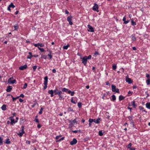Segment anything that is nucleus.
<instances>
[{
	"instance_id": "1",
	"label": "nucleus",
	"mask_w": 150,
	"mask_h": 150,
	"mask_svg": "<svg viewBox=\"0 0 150 150\" xmlns=\"http://www.w3.org/2000/svg\"><path fill=\"white\" fill-rule=\"evenodd\" d=\"M44 84L45 86L43 87V89L44 90H45L47 87V82L48 77L47 76H45L44 78Z\"/></svg>"
},
{
	"instance_id": "2",
	"label": "nucleus",
	"mask_w": 150,
	"mask_h": 150,
	"mask_svg": "<svg viewBox=\"0 0 150 150\" xmlns=\"http://www.w3.org/2000/svg\"><path fill=\"white\" fill-rule=\"evenodd\" d=\"M112 90L113 92H115L117 93H120L119 89L118 88H116V86L115 85L112 84L111 85Z\"/></svg>"
},
{
	"instance_id": "3",
	"label": "nucleus",
	"mask_w": 150,
	"mask_h": 150,
	"mask_svg": "<svg viewBox=\"0 0 150 150\" xmlns=\"http://www.w3.org/2000/svg\"><path fill=\"white\" fill-rule=\"evenodd\" d=\"M81 59H82V63L84 65L86 66L87 62L88 59L85 56L83 57H81Z\"/></svg>"
},
{
	"instance_id": "4",
	"label": "nucleus",
	"mask_w": 150,
	"mask_h": 150,
	"mask_svg": "<svg viewBox=\"0 0 150 150\" xmlns=\"http://www.w3.org/2000/svg\"><path fill=\"white\" fill-rule=\"evenodd\" d=\"M135 100H133L130 103H129L128 105L129 106H132L135 109L137 106V104L135 103Z\"/></svg>"
},
{
	"instance_id": "5",
	"label": "nucleus",
	"mask_w": 150,
	"mask_h": 150,
	"mask_svg": "<svg viewBox=\"0 0 150 150\" xmlns=\"http://www.w3.org/2000/svg\"><path fill=\"white\" fill-rule=\"evenodd\" d=\"M73 17L72 16L70 15L68 16L67 18V21L69 22V24L70 25H71L73 24V23L72 22V19Z\"/></svg>"
},
{
	"instance_id": "6",
	"label": "nucleus",
	"mask_w": 150,
	"mask_h": 150,
	"mask_svg": "<svg viewBox=\"0 0 150 150\" xmlns=\"http://www.w3.org/2000/svg\"><path fill=\"white\" fill-rule=\"evenodd\" d=\"M14 78L13 77H12L8 79V83H11V84H13L15 83L16 82V81L15 79H13Z\"/></svg>"
},
{
	"instance_id": "7",
	"label": "nucleus",
	"mask_w": 150,
	"mask_h": 150,
	"mask_svg": "<svg viewBox=\"0 0 150 150\" xmlns=\"http://www.w3.org/2000/svg\"><path fill=\"white\" fill-rule=\"evenodd\" d=\"M98 5L96 3H94V6H93V10L98 12L99 11V10H98Z\"/></svg>"
},
{
	"instance_id": "8",
	"label": "nucleus",
	"mask_w": 150,
	"mask_h": 150,
	"mask_svg": "<svg viewBox=\"0 0 150 150\" xmlns=\"http://www.w3.org/2000/svg\"><path fill=\"white\" fill-rule=\"evenodd\" d=\"M128 75H127L126 77V81L129 84H131L133 82L132 81L130 78H128Z\"/></svg>"
},
{
	"instance_id": "9",
	"label": "nucleus",
	"mask_w": 150,
	"mask_h": 150,
	"mask_svg": "<svg viewBox=\"0 0 150 150\" xmlns=\"http://www.w3.org/2000/svg\"><path fill=\"white\" fill-rule=\"evenodd\" d=\"M77 141L76 138H73V140L70 142L71 145H73L77 143Z\"/></svg>"
},
{
	"instance_id": "10",
	"label": "nucleus",
	"mask_w": 150,
	"mask_h": 150,
	"mask_svg": "<svg viewBox=\"0 0 150 150\" xmlns=\"http://www.w3.org/2000/svg\"><path fill=\"white\" fill-rule=\"evenodd\" d=\"M88 30L89 32H93L94 30L93 28L90 25L88 24Z\"/></svg>"
},
{
	"instance_id": "11",
	"label": "nucleus",
	"mask_w": 150,
	"mask_h": 150,
	"mask_svg": "<svg viewBox=\"0 0 150 150\" xmlns=\"http://www.w3.org/2000/svg\"><path fill=\"white\" fill-rule=\"evenodd\" d=\"M27 68V64H25L23 66H21L20 67L19 69L21 70H23L26 69Z\"/></svg>"
},
{
	"instance_id": "12",
	"label": "nucleus",
	"mask_w": 150,
	"mask_h": 150,
	"mask_svg": "<svg viewBox=\"0 0 150 150\" xmlns=\"http://www.w3.org/2000/svg\"><path fill=\"white\" fill-rule=\"evenodd\" d=\"M34 45L35 47H39V46H40V47H43L44 46V45L42 43H38V44H34Z\"/></svg>"
},
{
	"instance_id": "13",
	"label": "nucleus",
	"mask_w": 150,
	"mask_h": 150,
	"mask_svg": "<svg viewBox=\"0 0 150 150\" xmlns=\"http://www.w3.org/2000/svg\"><path fill=\"white\" fill-rule=\"evenodd\" d=\"M54 91L52 90H49L48 91V93L49 94H50L51 97H52L54 96V92H53Z\"/></svg>"
},
{
	"instance_id": "14",
	"label": "nucleus",
	"mask_w": 150,
	"mask_h": 150,
	"mask_svg": "<svg viewBox=\"0 0 150 150\" xmlns=\"http://www.w3.org/2000/svg\"><path fill=\"white\" fill-rule=\"evenodd\" d=\"M67 111L68 112H74V110L73 108L70 106L68 107L67 109Z\"/></svg>"
},
{
	"instance_id": "15",
	"label": "nucleus",
	"mask_w": 150,
	"mask_h": 150,
	"mask_svg": "<svg viewBox=\"0 0 150 150\" xmlns=\"http://www.w3.org/2000/svg\"><path fill=\"white\" fill-rule=\"evenodd\" d=\"M12 88V86H8L7 87L6 91L7 92H10L11 91Z\"/></svg>"
},
{
	"instance_id": "16",
	"label": "nucleus",
	"mask_w": 150,
	"mask_h": 150,
	"mask_svg": "<svg viewBox=\"0 0 150 150\" xmlns=\"http://www.w3.org/2000/svg\"><path fill=\"white\" fill-rule=\"evenodd\" d=\"M133 117V115H131L128 116V118L129 119V120L131 121V123L133 124L134 122L133 120H132Z\"/></svg>"
},
{
	"instance_id": "17",
	"label": "nucleus",
	"mask_w": 150,
	"mask_h": 150,
	"mask_svg": "<svg viewBox=\"0 0 150 150\" xmlns=\"http://www.w3.org/2000/svg\"><path fill=\"white\" fill-rule=\"evenodd\" d=\"M11 121L10 124L11 125H13L14 124L18 122V121L17 120L15 121L14 119L11 120Z\"/></svg>"
},
{
	"instance_id": "18",
	"label": "nucleus",
	"mask_w": 150,
	"mask_h": 150,
	"mask_svg": "<svg viewBox=\"0 0 150 150\" xmlns=\"http://www.w3.org/2000/svg\"><path fill=\"white\" fill-rule=\"evenodd\" d=\"M14 27V30L17 31L18 30V29L19 28L18 25L17 23L16 24V25L13 26Z\"/></svg>"
},
{
	"instance_id": "19",
	"label": "nucleus",
	"mask_w": 150,
	"mask_h": 150,
	"mask_svg": "<svg viewBox=\"0 0 150 150\" xmlns=\"http://www.w3.org/2000/svg\"><path fill=\"white\" fill-rule=\"evenodd\" d=\"M125 98V97L122 95H120L119 97V100L120 101L123 100Z\"/></svg>"
},
{
	"instance_id": "20",
	"label": "nucleus",
	"mask_w": 150,
	"mask_h": 150,
	"mask_svg": "<svg viewBox=\"0 0 150 150\" xmlns=\"http://www.w3.org/2000/svg\"><path fill=\"white\" fill-rule=\"evenodd\" d=\"M54 95H57L58 94L59 90L57 89V88H56L55 89L53 90Z\"/></svg>"
},
{
	"instance_id": "21",
	"label": "nucleus",
	"mask_w": 150,
	"mask_h": 150,
	"mask_svg": "<svg viewBox=\"0 0 150 150\" xmlns=\"http://www.w3.org/2000/svg\"><path fill=\"white\" fill-rule=\"evenodd\" d=\"M111 97L112 98L111 99V100L112 101H114L116 100V97L115 95H113Z\"/></svg>"
},
{
	"instance_id": "22",
	"label": "nucleus",
	"mask_w": 150,
	"mask_h": 150,
	"mask_svg": "<svg viewBox=\"0 0 150 150\" xmlns=\"http://www.w3.org/2000/svg\"><path fill=\"white\" fill-rule=\"evenodd\" d=\"M29 55H28L27 56V58L28 59H30L33 57V55H32V53L31 52H28Z\"/></svg>"
},
{
	"instance_id": "23",
	"label": "nucleus",
	"mask_w": 150,
	"mask_h": 150,
	"mask_svg": "<svg viewBox=\"0 0 150 150\" xmlns=\"http://www.w3.org/2000/svg\"><path fill=\"white\" fill-rule=\"evenodd\" d=\"M6 105L5 104H4L1 107V109L3 110H5L6 108Z\"/></svg>"
},
{
	"instance_id": "24",
	"label": "nucleus",
	"mask_w": 150,
	"mask_h": 150,
	"mask_svg": "<svg viewBox=\"0 0 150 150\" xmlns=\"http://www.w3.org/2000/svg\"><path fill=\"white\" fill-rule=\"evenodd\" d=\"M58 95L59 97V100H61L62 99H64L63 96L62 94H58Z\"/></svg>"
},
{
	"instance_id": "25",
	"label": "nucleus",
	"mask_w": 150,
	"mask_h": 150,
	"mask_svg": "<svg viewBox=\"0 0 150 150\" xmlns=\"http://www.w3.org/2000/svg\"><path fill=\"white\" fill-rule=\"evenodd\" d=\"M131 25L133 26H135L137 25L136 22H135L134 21L133 19H131Z\"/></svg>"
},
{
	"instance_id": "26",
	"label": "nucleus",
	"mask_w": 150,
	"mask_h": 150,
	"mask_svg": "<svg viewBox=\"0 0 150 150\" xmlns=\"http://www.w3.org/2000/svg\"><path fill=\"white\" fill-rule=\"evenodd\" d=\"M109 93V92L108 91L106 93H105L102 96V98L104 99V97L107 98V96L108 95Z\"/></svg>"
},
{
	"instance_id": "27",
	"label": "nucleus",
	"mask_w": 150,
	"mask_h": 150,
	"mask_svg": "<svg viewBox=\"0 0 150 150\" xmlns=\"http://www.w3.org/2000/svg\"><path fill=\"white\" fill-rule=\"evenodd\" d=\"M5 143L7 144H9L11 143V141H10L9 139L8 138L6 139Z\"/></svg>"
},
{
	"instance_id": "28",
	"label": "nucleus",
	"mask_w": 150,
	"mask_h": 150,
	"mask_svg": "<svg viewBox=\"0 0 150 150\" xmlns=\"http://www.w3.org/2000/svg\"><path fill=\"white\" fill-rule=\"evenodd\" d=\"M132 40L133 42L135 41L136 40V38L134 36H133V35H132Z\"/></svg>"
},
{
	"instance_id": "29",
	"label": "nucleus",
	"mask_w": 150,
	"mask_h": 150,
	"mask_svg": "<svg viewBox=\"0 0 150 150\" xmlns=\"http://www.w3.org/2000/svg\"><path fill=\"white\" fill-rule=\"evenodd\" d=\"M146 106L147 108L150 109V102L147 103L146 104Z\"/></svg>"
},
{
	"instance_id": "30",
	"label": "nucleus",
	"mask_w": 150,
	"mask_h": 150,
	"mask_svg": "<svg viewBox=\"0 0 150 150\" xmlns=\"http://www.w3.org/2000/svg\"><path fill=\"white\" fill-rule=\"evenodd\" d=\"M100 121H101V119L100 118H98L96 120V123L99 124L100 123Z\"/></svg>"
},
{
	"instance_id": "31",
	"label": "nucleus",
	"mask_w": 150,
	"mask_h": 150,
	"mask_svg": "<svg viewBox=\"0 0 150 150\" xmlns=\"http://www.w3.org/2000/svg\"><path fill=\"white\" fill-rule=\"evenodd\" d=\"M11 97L12 98L13 101V102H15V101L19 97V96H17L16 98H14L13 97L12 95H11Z\"/></svg>"
},
{
	"instance_id": "32",
	"label": "nucleus",
	"mask_w": 150,
	"mask_h": 150,
	"mask_svg": "<svg viewBox=\"0 0 150 150\" xmlns=\"http://www.w3.org/2000/svg\"><path fill=\"white\" fill-rule=\"evenodd\" d=\"M69 122L71 123V124H72L73 123H77V122L76 120V119H74V120L72 121L70 120Z\"/></svg>"
},
{
	"instance_id": "33",
	"label": "nucleus",
	"mask_w": 150,
	"mask_h": 150,
	"mask_svg": "<svg viewBox=\"0 0 150 150\" xmlns=\"http://www.w3.org/2000/svg\"><path fill=\"white\" fill-rule=\"evenodd\" d=\"M69 46L70 45L69 44H68L67 45L64 46L63 47V48L64 49L67 50L68 47H69Z\"/></svg>"
},
{
	"instance_id": "34",
	"label": "nucleus",
	"mask_w": 150,
	"mask_h": 150,
	"mask_svg": "<svg viewBox=\"0 0 150 150\" xmlns=\"http://www.w3.org/2000/svg\"><path fill=\"white\" fill-rule=\"evenodd\" d=\"M132 144L131 143H130L128 144L127 146V147L128 149H130L131 148V147L132 146Z\"/></svg>"
},
{
	"instance_id": "35",
	"label": "nucleus",
	"mask_w": 150,
	"mask_h": 150,
	"mask_svg": "<svg viewBox=\"0 0 150 150\" xmlns=\"http://www.w3.org/2000/svg\"><path fill=\"white\" fill-rule=\"evenodd\" d=\"M3 139L1 137H0V145H1L3 144Z\"/></svg>"
},
{
	"instance_id": "36",
	"label": "nucleus",
	"mask_w": 150,
	"mask_h": 150,
	"mask_svg": "<svg viewBox=\"0 0 150 150\" xmlns=\"http://www.w3.org/2000/svg\"><path fill=\"white\" fill-rule=\"evenodd\" d=\"M117 68V66L115 64H113L112 66V69L114 70H115Z\"/></svg>"
},
{
	"instance_id": "37",
	"label": "nucleus",
	"mask_w": 150,
	"mask_h": 150,
	"mask_svg": "<svg viewBox=\"0 0 150 150\" xmlns=\"http://www.w3.org/2000/svg\"><path fill=\"white\" fill-rule=\"evenodd\" d=\"M69 89L66 88H64L62 89V91L63 92H66L68 91Z\"/></svg>"
},
{
	"instance_id": "38",
	"label": "nucleus",
	"mask_w": 150,
	"mask_h": 150,
	"mask_svg": "<svg viewBox=\"0 0 150 150\" xmlns=\"http://www.w3.org/2000/svg\"><path fill=\"white\" fill-rule=\"evenodd\" d=\"M9 6L11 8H13L15 7V6L12 3H11L9 5Z\"/></svg>"
},
{
	"instance_id": "39",
	"label": "nucleus",
	"mask_w": 150,
	"mask_h": 150,
	"mask_svg": "<svg viewBox=\"0 0 150 150\" xmlns=\"http://www.w3.org/2000/svg\"><path fill=\"white\" fill-rule=\"evenodd\" d=\"M41 58L42 59L43 58L45 59H46L47 58V56L45 55H41Z\"/></svg>"
},
{
	"instance_id": "40",
	"label": "nucleus",
	"mask_w": 150,
	"mask_h": 150,
	"mask_svg": "<svg viewBox=\"0 0 150 150\" xmlns=\"http://www.w3.org/2000/svg\"><path fill=\"white\" fill-rule=\"evenodd\" d=\"M98 134L100 136H102L103 135V134L102 130H100L99 131Z\"/></svg>"
},
{
	"instance_id": "41",
	"label": "nucleus",
	"mask_w": 150,
	"mask_h": 150,
	"mask_svg": "<svg viewBox=\"0 0 150 150\" xmlns=\"http://www.w3.org/2000/svg\"><path fill=\"white\" fill-rule=\"evenodd\" d=\"M78 106L79 108H81L82 106V103L80 102H79L78 103Z\"/></svg>"
},
{
	"instance_id": "42",
	"label": "nucleus",
	"mask_w": 150,
	"mask_h": 150,
	"mask_svg": "<svg viewBox=\"0 0 150 150\" xmlns=\"http://www.w3.org/2000/svg\"><path fill=\"white\" fill-rule=\"evenodd\" d=\"M99 54H100L98 52L96 51L94 53V55L93 56H94L95 57H96L97 55H98Z\"/></svg>"
},
{
	"instance_id": "43",
	"label": "nucleus",
	"mask_w": 150,
	"mask_h": 150,
	"mask_svg": "<svg viewBox=\"0 0 150 150\" xmlns=\"http://www.w3.org/2000/svg\"><path fill=\"white\" fill-rule=\"evenodd\" d=\"M90 140V138L89 137H86L84 139V140L85 142L87 141Z\"/></svg>"
},
{
	"instance_id": "44",
	"label": "nucleus",
	"mask_w": 150,
	"mask_h": 150,
	"mask_svg": "<svg viewBox=\"0 0 150 150\" xmlns=\"http://www.w3.org/2000/svg\"><path fill=\"white\" fill-rule=\"evenodd\" d=\"M38 49L39 50H40L41 52H44V51H45V50L43 48H41L40 47H38Z\"/></svg>"
},
{
	"instance_id": "45",
	"label": "nucleus",
	"mask_w": 150,
	"mask_h": 150,
	"mask_svg": "<svg viewBox=\"0 0 150 150\" xmlns=\"http://www.w3.org/2000/svg\"><path fill=\"white\" fill-rule=\"evenodd\" d=\"M146 83L147 85H149L150 84V79H148L146 81Z\"/></svg>"
},
{
	"instance_id": "46",
	"label": "nucleus",
	"mask_w": 150,
	"mask_h": 150,
	"mask_svg": "<svg viewBox=\"0 0 150 150\" xmlns=\"http://www.w3.org/2000/svg\"><path fill=\"white\" fill-rule=\"evenodd\" d=\"M86 57V58L87 59H90L91 58V55H89L88 56H85Z\"/></svg>"
},
{
	"instance_id": "47",
	"label": "nucleus",
	"mask_w": 150,
	"mask_h": 150,
	"mask_svg": "<svg viewBox=\"0 0 150 150\" xmlns=\"http://www.w3.org/2000/svg\"><path fill=\"white\" fill-rule=\"evenodd\" d=\"M71 101L74 104H76V103L75 102V101L73 100V97L71 98Z\"/></svg>"
},
{
	"instance_id": "48",
	"label": "nucleus",
	"mask_w": 150,
	"mask_h": 150,
	"mask_svg": "<svg viewBox=\"0 0 150 150\" xmlns=\"http://www.w3.org/2000/svg\"><path fill=\"white\" fill-rule=\"evenodd\" d=\"M47 56L49 57V59H52V56L51 55V54H48L47 55Z\"/></svg>"
},
{
	"instance_id": "49",
	"label": "nucleus",
	"mask_w": 150,
	"mask_h": 150,
	"mask_svg": "<svg viewBox=\"0 0 150 150\" xmlns=\"http://www.w3.org/2000/svg\"><path fill=\"white\" fill-rule=\"evenodd\" d=\"M27 83H25V84H24V85L23 86V89H25V88H26L27 87Z\"/></svg>"
},
{
	"instance_id": "50",
	"label": "nucleus",
	"mask_w": 150,
	"mask_h": 150,
	"mask_svg": "<svg viewBox=\"0 0 150 150\" xmlns=\"http://www.w3.org/2000/svg\"><path fill=\"white\" fill-rule=\"evenodd\" d=\"M61 137H62V135H61L57 136L56 137V139L57 140H59V139H59V138Z\"/></svg>"
},
{
	"instance_id": "51",
	"label": "nucleus",
	"mask_w": 150,
	"mask_h": 150,
	"mask_svg": "<svg viewBox=\"0 0 150 150\" xmlns=\"http://www.w3.org/2000/svg\"><path fill=\"white\" fill-rule=\"evenodd\" d=\"M64 139V137H63L62 138L60 139H59V140H57L56 141V142H58L59 141H61L63 140Z\"/></svg>"
},
{
	"instance_id": "52",
	"label": "nucleus",
	"mask_w": 150,
	"mask_h": 150,
	"mask_svg": "<svg viewBox=\"0 0 150 150\" xmlns=\"http://www.w3.org/2000/svg\"><path fill=\"white\" fill-rule=\"evenodd\" d=\"M88 121L89 123L88 124L89 127H91V123H92V122L89 119Z\"/></svg>"
},
{
	"instance_id": "53",
	"label": "nucleus",
	"mask_w": 150,
	"mask_h": 150,
	"mask_svg": "<svg viewBox=\"0 0 150 150\" xmlns=\"http://www.w3.org/2000/svg\"><path fill=\"white\" fill-rule=\"evenodd\" d=\"M89 119L92 122H94L96 123V120L95 119L90 118Z\"/></svg>"
},
{
	"instance_id": "54",
	"label": "nucleus",
	"mask_w": 150,
	"mask_h": 150,
	"mask_svg": "<svg viewBox=\"0 0 150 150\" xmlns=\"http://www.w3.org/2000/svg\"><path fill=\"white\" fill-rule=\"evenodd\" d=\"M37 68V66H33V71H35L36 69Z\"/></svg>"
},
{
	"instance_id": "55",
	"label": "nucleus",
	"mask_w": 150,
	"mask_h": 150,
	"mask_svg": "<svg viewBox=\"0 0 150 150\" xmlns=\"http://www.w3.org/2000/svg\"><path fill=\"white\" fill-rule=\"evenodd\" d=\"M129 22V20H127V21L125 20V21H124L123 23L125 24H127V23H128Z\"/></svg>"
},
{
	"instance_id": "56",
	"label": "nucleus",
	"mask_w": 150,
	"mask_h": 150,
	"mask_svg": "<svg viewBox=\"0 0 150 150\" xmlns=\"http://www.w3.org/2000/svg\"><path fill=\"white\" fill-rule=\"evenodd\" d=\"M33 121L36 122V123H39V121L38 119H35Z\"/></svg>"
},
{
	"instance_id": "57",
	"label": "nucleus",
	"mask_w": 150,
	"mask_h": 150,
	"mask_svg": "<svg viewBox=\"0 0 150 150\" xmlns=\"http://www.w3.org/2000/svg\"><path fill=\"white\" fill-rule=\"evenodd\" d=\"M139 109L140 110H143V109H144V108H143V107L142 106H139Z\"/></svg>"
},
{
	"instance_id": "58",
	"label": "nucleus",
	"mask_w": 150,
	"mask_h": 150,
	"mask_svg": "<svg viewBox=\"0 0 150 150\" xmlns=\"http://www.w3.org/2000/svg\"><path fill=\"white\" fill-rule=\"evenodd\" d=\"M17 134L19 135L20 137H21L22 136L23 134L20 132L19 133H18Z\"/></svg>"
},
{
	"instance_id": "59",
	"label": "nucleus",
	"mask_w": 150,
	"mask_h": 150,
	"mask_svg": "<svg viewBox=\"0 0 150 150\" xmlns=\"http://www.w3.org/2000/svg\"><path fill=\"white\" fill-rule=\"evenodd\" d=\"M26 144L30 145V141L28 140H27L25 142Z\"/></svg>"
},
{
	"instance_id": "60",
	"label": "nucleus",
	"mask_w": 150,
	"mask_h": 150,
	"mask_svg": "<svg viewBox=\"0 0 150 150\" xmlns=\"http://www.w3.org/2000/svg\"><path fill=\"white\" fill-rule=\"evenodd\" d=\"M146 76L147 78H148V79H149L150 78V75L149 74H146Z\"/></svg>"
},
{
	"instance_id": "61",
	"label": "nucleus",
	"mask_w": 150,
	"mask_h": 150,
	"mask_svg": "<svg viewBox=\"0 0 150 150\" xmlns=\"http://www.w3.org/2000/svg\"><path fill=\"white\" fill-rule=\"evenodd\" d=\"M13 116H11L10 117H9L8 119L10 120L11 121V120H13Z\"/></svg>"
},
{
	"instance_id": "62",
	"label": "nucleus",
	"mask_w": 150,
	"mask_h": 150,
	"mask_svg": "<svg viewBox=\"0 0 150 150\" xmlns=\"http://www.w3.org/2000/svg\"><path fill=\"white\" fill-rule=\"evenodd\" d=\"M58 94H64V93H63L62 92V91H61L60 90L59 91V92H58Z\"/></svg>"
},
{
	"instance_id": "63",
	"label": "nucleus",
	"mask_w": 150,
	"mask_h": 150,
	"mask_svg": "<svg viewBox=\"0 0 150 150\" xmlns=\"http://www.w3.org/2000/svg\"><path fill=\"white\" fill-rule=\"evenodd\" d=\"M65 14H68L69 13V12L67 10V9H66L65 10Z\"/></svg>"
},
{
	"instance_id": "64",
	"label": "nucleus",
	"mask_w": 150,
	"mask_h": 150,
	"mask_svg": "<svg viewBox=\"0 0 150 150\" xmlns=\"http://www.w3.org/2000/svg\"><path fill=\"white\" fill-rule=\"evenodd\" d=\"M106 85H108L110 86V84L109 83V82L108 81L105 82Z\"/></svg>"
}]
</instances>
